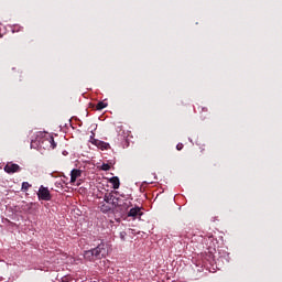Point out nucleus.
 <instances>
[{
  "label": "nucleus",
  "instance_id": "f257e3e1",
  "mask_svg": "<svg viewBox=\"0 0 282 282\" xmlns=\"http://www.w3.org/2000/svg\"><path fill=\"white\" fill-rule=\"evenodd\" d=\"M36 147L40 149H56V142L54 141V137L47 133L43 135V133L40 132Z\"/></svg>",
  "mask_w": 282,
  "mask_h": 282
},
{
  "label": "nucleus",
  "instance_id": "f03ea898",
  "mask_svg": "<svg viewBox=\"0 0 282 282\" xmlns=\"http://www.w3.org/2000/svg\"><path fill=\"white\" fill-rule=\"evenodd\" d=\"M39 199L42 202H50L52 199V194H50V189L43 185L40 186L37 192Z\"/></svg>",
  "mask_w": 282,
  "mask_h": 282
},
{
  "label": "nucleus",
  "instance_id": "7ed1b4c3",
  "mask_svg": "<svg viewBox=\"0 0 282 282\" xmlns=\"http://www.w3.org/2000/svg\"><path fill=\"white\" fill-rule=\"evenodd\" d=\"M93 253L95 254V259H102V257H107V248L105 243L98 245L93 249Z\"/></svg>",
  "mask_w": 282,
  "mask_h": 282
},
{
  "label": "nucleus",
  "instance_id": "20e7f679",
  "mask_svg": "<svg viewBox=\"0 0 282 282\" xmlns=\"http://www.w3.org/2000/svg\"><path fill=\"white\" fill-rule=\"evenodd\" d=\"M91 144H95V147L97 149H100L101 151H107V150L111 149V145H109V143H107L105 141H100L98 139H93Z\"/></svg>",
  "mask_w": 282,
  "mask_h": 282
},
{
  "label": "nucleus",
  "instance_id": "39448f33",
  "mask_svg": "<svg viewBox=\"0 0 282 282\" xmlns=\"http://www.w3.org/2000/svg\"><path fill=\"white\" fill-rule=\"evenodd\" d=\"M21 171V166L17 163H7L4 166V172L9 173V175H12V173H19Z\"/></svg>",
  "mask_w": 282,
  "mask_h": 282
},
{
  "label": "nucleus",
  "instance_id": "423d86ee",
  "mask_svg": "<svg viewBox=\"0 0 282 282\" xmlns=\"http://www.w3.org/2000/svg\"><path fill=\"white\" fill-rule=\"evenodd\" d=\"M141 215H143L141 207H133L128 212V217H132V219H138Z\"/></svg>",
  "mask_w": 282,
  "mask_h": 282
},
{
  "label": "nucleus",
  "instance_id": "0eeeda50",
  "mask_svg": "<svg viewBox=\"0 0 282 282\" xmlns=\"http://www.w3.org/2000/svg\"><path fill=\"white\" fill-rule=\"evenodd\" d=\"M113 208L123 207L127 208V203H124V199L120 196H115V203H112Z\"/></svg>",
  "mask_w": 282,
  "mask_h": 282
},
{
  "label": "nucleus",
  "instance_id": "6e6552de",
  "mask_svg": "<svg viewBox=\"0 0 282 282\" xmlns=\"http://www.w3.org/2000/svg\"><path fill=\"white\" fill-rule=\"evenodd\" d=\"M80 175H83V172L80 170L74 169L73 171H70V184H74V182H76V180H78Z\"/></svg>",
  "mask_w": 282,
  "mask_h": 282
},
{
  "label": "nucleus",
  "instance_id": "1a4fd4ad",
  "mask_svg": "<svg viewBox=\"0 0 282 282\" xmlns=\"http://www.w3.org/2000/svg\"><path fill=\"white\" fill-rule=\"evenodd\" d=\"M115 197L116 195H113V193H107L104 196V202H106V204H111V206H113V204H116Z\"/></svg>",
  "mask_w": 282,
  "mask_h": 282
},
{
  "label": "nucleus",
  "instance_id": "9d476101",
  "mask_svg": "<svg viewBox=\"0 0 282 282\" xmlns=\"http://www.w3.org/2000/svg\"><path fill=\"white\" fill-rule=\"evenodd\" d=\"M84 258L87 261H96V256L94 254V250L93 249L85 251L84 252Z\"/></svg>",
  "mask_w": 282,
  "mask_h": 282
},
{
  "label": "nucleus",
  "instance_id": "9b49d317",
  "mask_svg": "<svg viewBox=\"0 0 282 282\" xmlns=\"http://www.w3.org/2000/svg\"><path fill=\"white\" fill-rule=\"evenodd\" d=\"M109 183L112 184V188H115V191H117V188H120V178L118 176H112L109 180Z\"/></svg>",
  "mask_w": 282,
  "mask_h": 282
},
{
  "label": "nucleus",
  "instance_id": "f8f14e48",
  "mask_svg": "<svg viewBox=\"0 0 282 282\" xmlns=\"http://www.w3.org/2000/svg\"><path fill=\"white\" fill-rule=\"evenodd\" d=\"M99 208L101 213H109L111 210V206H109L108 203H100Z\"/></svg>",
  "mask_w": 282,
  "mask_h": 282
},
{
  "label": "nucleus",
  "instance_id": "ddd939ff",
  "mask_svg": "<svg viewBox=\"0 0 282 282\" xmlns=\"http://www.w3.org/2000/svg\"><path fill=\"white\" fill-rule=\"evenodd\" d=\"M31 187H32V185L30 183L23 182L22 187H21V192L22 193H28V191H30Z\"/></svg>",
  "mask_w": 282,
  "mask_h": 282
},
{
  "label": "nucleus",
  "instance_id": "4468645a",
  "mask_svg": "<svg viewBox=\"0 0 282 282\" xmlns=\"http://www.w3.org/2000/svg\"><path fill=\"white\" fill-rule=\"evenodd\" d=\"M107 107V104H105L104 101H99L97 104V111H102V109H105Z\"/></svg>",
  "mask_w": 282,
  "mask_h": 282
},
{
  "label": "nucleus",
  "instance_id": "2eb2a0df",
  "mask_svg": "<svg viewBox=\"0 0 282 282\" xmlns=\"http://www.w3.org/2000/svg\"><path fill=\"white\" fill-rule=\"evenodd\" d=\"M101 171H110L111 170V165H109L108 163H102L100 166Z\"/></svg>",
  "mask_w": 282,
  "mask_h": 282
},
{
  "label": "nucleus",
  "instance_id": "dca6fc26",
  "mask_svg": "<svg viewBox=\"0 0 282 282\" xmlns=\"http://www.w3.org/2000/svg\"><path fill=\"white\" fill-rule=\"evenodd\" d=\"M119 237H120V239H121L122 241H124V237H127V232H126V231H121V232L119 234Z\"/></svg>",
  "mask_w": 282,
  "mask_h": 282
},
{
  "label": "nucleus",
  "instance_id": "f3484780",
  "mask_svg": "<svg viewBox=\"0 0 282 282\" xmlns=\"http://www.w3.org/2000/svg\"><path fill=\"white\" fill-rule=\"evenodd\" d=\"M176 149H177V151H182V149H184V144L178 143V144L176 145Z\"/></svg>",
  "mask_w": 282,
  "mask_h": 282
},
{
  "label": "nucleus",
  "instance_id": "a211bd4d",
  "mask_svg": "<svg viewBox=\"0 0 282 282\" xmlns=\"http://www.w3.org/2000/svg\"><path fill=\"white\" fill-rule=\"evenodd\" d=\"M19 30H21V26L15 25V26L12 29V32H13V33H14V32H19Z\"/></svg>",
  "mask_w": 282,
  "mask_h": 282
},
{
  "label": "nucleus",
  "instance_id": "6ab92c4d",
  "mask_svg": "<svg viewBox=\"0 0 282 282\" xmlns=\"http://www.w3.org/2000/svg\"><path fill=\"white\" fill-rule=\"evenodd\" d=\"M34 144H36V142L32 141L31 142V149H36V145H34Z\"/></svg>",
  "mask_w": 282,
  "mask_h": 282
}]
</instances>
